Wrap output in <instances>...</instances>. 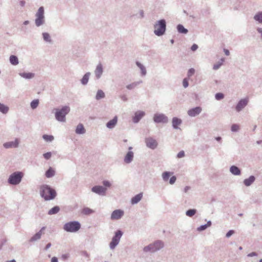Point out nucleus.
I'll use <instances>...</instances> for the list:
<instances>
[{
	"label": "nucleus",
	"mask_w": 262,
	"mask_h": 262,
	"mask_svg": "<svg viewBox=\"0 0 262 262\" xmlns=\"http://www.w3.org/2000/svg\"><path fill=\"white\" fill-rule=\"evenodd\" d=\"M40 195L44 198L45 200H50L55 198L56 193L55 190L52 189L47 185H43L40 187Z\"/></svg>",
	"instance_id": "f257e3e1"
},
{
	"label": "nucleus",
	"mask_w": 262,
	"mask_h": 262,
	"mask_svg": "<svg viewBox=\"0 0 262 262\" xmlns=\"http://www.w3.org/2000/svg\"><path fill=\"white\" fill-rule=\"evenodd\" d=\"M81 227L80 224L77 221L70 222L64 224L63 229L67 232H75Z\"/></svg>",
	"instance_id": "f03ea898"
},
{
	"label": "nucleus",
	"mask_w": 262,
	"mask_h": 262,
	"mask_svg": "<svg viewBox=\"0 0 262 262\" xmlns=\"http://www.w3.org/2000/svg\"><path fill=\"white\" fill-rule=\"evenodd\" d=\"M70 107L68 106H64L61 110H57L55 113L56 119L61 122L66 121V115L70 112Z\"/></svg>",
	"instance_id": "7ed1b4c3"
},
{
	"label": "nucleus",
	"mask_w": 262,
	"mask_h": 262,
	"mask_svg": "<svg viewBox=\"0 0 262 262\" xmlns=\"http://www.w3.org/2000/svg\"><path fill=\"white\" fill-rule=\"evenodd\" d=\"M163 244L161 242L157 241L144 248L143 251L145 252H154L162 247Z\"/></svg>",
	"instance_id": "20e7f679"
},
{
	"label": "nucleus",
	"mask_w": 262,
	"mask_h": 262,
	"mask_svg": "<svg viewBox=\"0 0 262 262\" xmlns=\"http://www.w3.org/2000/svg\"><path fill=\"white\" fill-rule=\"evenodd\" d=\"M23 177V173L21 172H15L10 176L8 181L11 184L16 185L20 183Z\"/></svg>",
	"instance_id": "39448f33"
},
{
	"label": "nucleus",
	"mask_w": 262,
	"mask_h": 262,
	"mask_svg": "<svg viewBox=\"0 0 262 262\" xmlns=\"http://www.w3.org/2000/svg\"><path fill=\"white\" fill-rule=\"evenodd\" d=\"M122 235V232L120 230H118L116 232L115 235L113 237L112 242L110 244V246L111 249H114L118 244Z\"/></svg>",
	"instance_id": "423d86ee"
},
{
	"label": "nucleus",
	"mask_w": 262,
	"mask_h": 262,
	"mask_svg": "<svg viewBox=\"0 0 262 262\" xmlns=\"http://www.w3.org/2000/svg\"><path fill=\"white\" fill-rule=\"evenodd\" d=\"M43 13V8L42 7H40L36 14L37 18L35 19V24L37 26H39L43 24L44 18Z\"/></svg>",
	"instance_id": "0eeeda50"
},
{
	"label": "nucleus",
	"mask_w": 262,
	"mask_h": 262,
	"mask_svg": "<svg viewBox=\"0 0 262 262\" xmlns=\"http://www.w3.org/2000/svg\"><path fill=\"white\" fill-rule=\"evenodd\" d=\"M155 33L158 36L164 33V20H161L155 26Z\"/></svg>",
	"instance_id": "6e6552de"
},
{
	"label": "nucleus",
	"mask_w": 262,
	"mask_h": 262,
	"mask_svg": "<svg viewBox=\"0 0 262 262\" xmlns=\"http://www.w3.org/2000/svg\"><path fill=\"white\" fill-rule=\"evenodd\" d=\"M124 214V211L120 209L114 210L111 214V219L116 220L120 219Z\"/></svg>",
	"instance_id": "1a4fd4ad"
},
{
	"label": "nucleus",
	"mask_w": 262,
	"mask_h": 262,
	"mask_svg": "<svg viewBox=\"0 0 262 262\" xmlns=\"http://www.w3.org/2000/svg\"><path fill=\"white\" fill-rule=\"evenodd\" d=\"M146 145L150 148H152V149H154L157 146V141L151 138H148L146 139Z\"/></svg>",
	"instance_id": "9d476101"
},
{
	"label": "nucleus",
	"mask_w": 262,
	"mask_h": 262,
	"mask_svg": "<svg viewBox=\"0 0 262 262\" xmlns=\"http://www.w3.org/2000/svg\"><path fill=\"white\" fill-rule=\"evenodd\" d=\"M202 111V108L200 107H196L192 109L189 110L188 111V114L191 117H194L197 115H199Z\"/></svg>",
	"instance_id": "9b49d317"
},
{
	"label": "nucleus",
	"mask_w": 262,
	"mask_h": 262,
	"mask_svg": "<svg viewBox=\"0 0 262 262\" xmlns=\"http://www.w3.org/2000/svg\"><path fill=\"white\" fill-rule=\"evenodd\" d=\"M92 191L99 194H104L106 191V188L100 186H96L92 188Z\"/></svg>",
	"instance_id": "f8f14e48"
},
{
	"label": "nucleus",
	"mask_w": 262,
	"mask_h": 262,
	"mask_svg": "<svg viewBox=\"0 0 262 262\" xmlns=\"http://www.w3.org/2000/svg\"><path fill=\"white\" fill-rule=\"evenodd\" d=\"M145 115V113L142 111L137 112L135 116L133 118V121L135 123H137Z\"/></svg>",
	"instance_id": "ddd939ff"
},
{
	"label": "nucleus",
	"mask_w": 262,
	"mask_h": 262,
	"mask_svg": "<svg viewBox=\"0 0 262 262\" xmlns=\"http://www.w3.org/2000/svg\"><path fill=\"white\" fill-rule=\"evenodd\" d=\"M248 101V100L246 99L240 100L236 107V111L239 112L242 110L247 104Z\"/></svg>",
	"instance_id": "4468645a"
},
{
	"label": "nucleus",
	"mask_w": 262,
	"mask_h": 262,
	"mask_svg": "<svg viewBox=\"0 0 262 262\" xmlns=\"http://www.w3.org/2000/svg\"><path fill=\"white\" fill-rule=\"evenodd\" d=\"M134 154L132 151H128L124 158V162L126 163H130L133 159Z\"/></svg>",
	"instance_id": "2eb2a0df"
},
{
	"label": "nucleus",
	"mask_w": 262,
	"mask_h": 262,
	"mask_svg": "<svg viewBox=\"0 0 262 262\" xmlns=\"http://www.w3.org/2000/svg\"><path fill=\"white\" fill-rule=\"evenodd\" d=\"M18 144V141L17 140H16L15 142H9L5 143L4 144V146L6 148L16 147L17 146Z\"/></svg>",
	"instance_id": "dca6fc26"
},
{
	"label": "nucleus",
	"mask_w": 262,
	"mask_h": 262,
	"mask_svg": "<svg viewBox=\"0 0 262 262\" xmlns=\"http://www.w3.org/2000/svg\"><path fill=\"white\" fill-rule=\"evenodd\" d=\"M117 122V117L116 116L112 120L109 121L107 122L106 126L109 128H112L115 126Z\"/></svg>",
	"instance_id": "f3484780"
},
{
	"label": "nucleus",
	"mask_w": 262,
	"mask_h": 262,
	"mask_svg": "<svg viewBox=\"0 0 262 262\" xmlns=\"http://www.w3.org/2000/svg\"><path fill=\"white\" fill-rule=\"evenodd\" d=\"M172 126L174 128H178V126L180 125L182 123V120L177 117H174L172 119Z\"/></svg>",
	"instance_id": "a211bd4d"
},
{
	"label": "nucleus",
	"mask_w": 262,
	"mask_h": 262,
	"mask_svg": "<svg viewBox=\"0 0 262 262\" xmlns=\"http://www.w3.org/2000/svg\"><path fill=\"white\" fill-rule=\"evenodd\" d=\"M55 174V170L53 168L50 167L49 169L46 172L45 175L47 178H49L53 177Z\"/></svg>",
	"instance_id": "6ab92c4d"
},
{
	"label": "nucleus",
	"mask_w": 262,
	"mask_h": 262,
	"mask_svg": "<svg viewBox=\"0 0 262 262\" xmlns=\"http://www.w3.org/2000/svg\"><path fill=\"white\" fill-rule=\"evenodd\" d=\"M103 72L102 67L101 64L97 66L95 70V74L98 78H100Z\"/></svg>",
	"instance_id": "aec40b11"
},
{
	"label": "nucleus",
	"mask_w": 262,
	"mask_h": 262,
	"mask_svg": "<svg viewBox=\"0 0 262 262\" xmlns=\"http://www.w3.org/2000/svg\"><path fill=\"white\" fill-rule=\"evenodd\" d=\"M44 229V228H42L39 232L36 233L33 237L30 239L31 242H33L39 239L41 237V235L42 234V231Z\"/></svg>",
	"instance_id": "412c9836"
},
{
	"label": "nucleus",
	"mask_w": 262,
	"mask_h": 262,
	"mask_svg": "<svg viewBox=\"0 0 262 262\" xmlns=\"http://www.w3.org/2000/svg\"><path fill=\"white\" fill-rule=\"evenodd\" d=\"M142 198V193H139L134 197H133L132 199V203L133 204H136L139 202L141 198Z\"/></svg>",
	"instance_id": "4be33fe9"
},
{
	"label": "nucleus",
	"mask_w": 262,
	"mask_h": 262,
	"mask_svg": "<svg viewBox=\"0 0 262 262\" xmlns=\"http://www.w3.org/2000/svg\"><path fill=\"white\" fill-rule=\"evenodd\" d=\"M255 180V178L254 176H250L248 179H245L244 180V184L247 186H250Z\"/></svg>",
	"instance_id": "5701e85b"
},
{
	"label": "nucleus",
	"mask_w": 262,
	"mask_h": 262,
	"mask_svg": "<svg viewBox=\"0 0 262 262\" xmlns=\"http://www.w3.org/2000/svg\"><path fill=\"white\" fill-rule=\"evenodd\" d=\"M230 171L232 173L235 175H238L240 174L241 171L238 167L235 166H232L230 167Z\"/></svg>",
	"instance_id": "b1692460"
},
{
	"label": "nucleus",
	"mask_w": 262,
	"mask_h": 262,
	"mask_svg": "<svg viewBox=\"0 0 262 262\" xmlns=\"http://www.w3.org/2000/svg\"><path fill=\"white\" fill-rule=\"evenodd\" d=\"M154 120L156 122H161L164 120V117L162 115L155 114Z\"/></svg>",
	"instance_id": "393cba45"
},
{
	"label": "nucleus",
	"mask_w": 262,
	"mask_h": 262,
	"mask_svg": "<svg viewBox=\"0 0 262 262\" xmlns=\"http://www.w3.org/2000/svg\"><path fill=\"white\" fill-rule=\"evenodd\" d=\"M84 132H85V129L83 127V126L81 124H78L77 125L76 129V133L77 134H83L84 133Z\"/></svg>",
	"instance_id": "a878e982"
},
{
	"label": "nucleus",
	"mask_w": 262,
	"mask_h": 262,
	"mask_svg": "<svg viewBox=\"0 0 262 262\" xmlns=\"http://www.w3.org/2000/svg\"><path fill=\"white\" fill-rule=\"evenodd\" d=\"M10 61L13 65H17L18 63V60L16 56L11 55L10 57Z\"/></svg>",
	"instance_id": "bb28decb"
},
{
	"label": "nucleus",
	"mask_w": 262,
	"mask_h": 262,
	"mask_svg": "<svg viewBox=\"0 0 262 262\" xmlns=\"http://www.w3.org/2000/svg\"><path fill=\"white\" fill-rule=\"evenodd\" d=\"M255 20L259 23H262V12H258L254 17Z\"/></svg>",
	"instance_id": "cd10ccee"
},
{
	"label": "nucleus",
	"mask_w": 262,
	"mask_h": 262,
	"mask_svg": "<svg viewBox=\"0 0 262 262\" xmlns=\"http://www.w3.org/2000/svg\"><path fill=\"white\" fill-rule=\"evenodd\" d=\"M59 211V208L58 206H55L52 208L51 209H50L49 212L48 214L50 215L54 214L55 213H57Z\"/></svg>",
	"instance_id": "c85d7f7f"
},
{
	"label": "nucleus",
	"mask_w": 262,
	"mask_h": 262,
	"mask_svg": "<svg viewBox=\"0 0 262 262\" xmlns=\"http://www.w3.org/2000/svg\"><path fill=\"white\" fill-rule=\"evenodd\" d=\"M93 212V210L89 208H84L81 211L82 213L85 215L90 214L92 213Z\"/></svg>",
	"instance_id": "c756f323"
},
{
	"label": "nucleus",
	"mask_w": 262,
	"mask_h": 262,
	"mask_svg": "<svg viewBox=\"0 0 262 262\" xmlns=\"http://www.w3.org/2000/svg\"><path fill=\"white\" fill-rule=\"evenodd\" d=\"M177 29L180 33L186 34L188 32L187 30L184 28L182 25H179L177 27Z\"/></svg>",
	"instance_id": "7c9ffc66"
},
{
	"label": "nucleus",
	"mask_w": 262,
	"mask_h": 262,
	"mask_svg": "<svg viewBox=\"0 0 262 262\" xmlns=\"http://www.w3.org/2000/svg\"><path fill=\"white\" fill-rule=\"evenodd\" d=\"M90 73H88L85 74L81 79V82L83 84H85L88 83Z\"/></svg>",
	"instance_id": "2f4dec72"
},
{
	"label": "nucleus",
	"mask_w": 262,
	"mask_h": 262,
	"mask_svg": "<svg viewBox=\"0 0 262 262\" xmlns=\"http://www.w3.org/2000/svg\"><path fill=\"white\" fill-rule=\"evenodd\" d=\"M105 96L104 93L102 90H99L97 92V95L96 96V98L97 100H99L101 98H104Z\"/></svg>",
	"instance_id": "473e14b6"
},
{
	"label": "nucleus",
	"mask_w": 262,
	"mask_h": 262,
	"mask_svg": "<svg viewBox=\"0 0 262 262\" xmlns=\"http://www.w3.org/2000/svg\"><path fill=\"white\" fill-rule=\"evenodd\" d=\"M20 75L25 78H31L34 76V74L31 73H24L21 74Z\"/></svg>",
	"instance_id": "72a5a7b5"
},
{
	"label": "nucleus",
	"mask_w": 262,
	"mask_h": 262,
	"mask_svg": "<svg viewBox=\"0 0 262 262\" xmlns=\"http://www.w3.org/2000/svg\"><path fill=\"white\" fill-rule=\"evenodd\" d=\"M9 108L5 105L0 103V111L3 113H6L8 112Z\"/></svg>",
	"instance_id": "f704fd0d"
},
{
	"label": "nucleus",
	"mask_w": 262,
	"mask_h": 262,
	"mask_svg": "<svg viewBox=\"0 0 262 262\" xmlns=\"http://www.w3.org/2000/svg\"><path fill=\"white\" fill-rule=\"evenodd\" d=\"M136 64L137 66L141 69L142 74L145 75L146 74V69L140 62H137Z\"/></svg>",
	"instance_id": "c9c22d12"
},
{
	"label": "nucleus",
	"mask_w": 262,
	"mask_h": 262,
	"mask_svg": "<svg viewBox=\"0 0 262 262\" xmlns=\"http://www.w3.org/2000/svg\"><path fill=\"white\" fill-rule=\"evenodd\" d=\"M42 137L46 141H52L54 139V137L51 135H44Z\"/></svg>",
	"instance_id": "e433bc0d"
},
{
	"label": "nucleus",
	"mask_w": 262,
	"mask_h": 262,
	"mask_svg": "<svg viewBox=\"0 0 262 262\" xmlns=\"http://www.w3.org/2000/svg\"><path fill=\"white\" fill-rule=\"evenodd\" d=\"M196 213V210L195 209H189L187 211L186 214L187 216L191 217L194 215Z\"/></svg>",
	"instance_id": "4c0bfd02"
},
{
	"label": "nucleus",
	"mask_w": 262,
	"mask_h": 262,
	"mask_svg": "<svg viewBox=\"0 0 262 262\" xmlns=\"http://www.w3.org/2000/svg\"><path fill=\"white\" fill-rule=\"evenodd\" d=\"M39 103L38 100H34L31 103V106L33 109L37 107Z\"/></svg>",
	"instance_id": "58836bf2"
},
{
	"label": "nucleus",
	"mask_w": 262,
	"mask_h": 262,
	"mask_svg": "<svg viewBox=\"0 0 262 262\" xmlns=\"http://www.w3.org/2000/svg\"><path fill=\"white\" fill-rule=\"evenodd\" d=\"M42 35H43V39L45 40H46V41H49V42L51 41L50 36L48 33H43Z\"/></svg>",
	"instance_id": "ea45409f"
},
{
	"label": "nucleus",
	"mask_w": 262,
	"mask_h": 262,
	"mask_svg": "<svg viewBox=\"0 0 262 262\" xmlns=\"http://www.w3.org/2000/svg\"><path fill=\"white\" fill-rule=\"evenodd\" d=\"M224 61V59H221V62H219L218 63H216V64L214 65L213 69L215 70L218 69L221 66V65L223 64Z\"/></svg>",
	"instance_id": "a19ab883"
},
{
	"label": "nucleus",
	"mask_w": 262,
	"mask_h": 262,
	"mask_svg": "<svg viewBox=\"0 0 262 262\" xmlns=\"http://www.w3.org/2000/svg\"><path fill=\"white\" fill-rule=\"evenodd\" d=\"M52 156V154L51 152H48L43 155V157L46 159L48 160Z\"/></svg>",
	"instance_id": "79ce46f5"
},
{
	"label": "nucleus",
	"mask_w": 262,
	"mask_h": 262,
	"mask_svg": "<svg viewBox=\"0 0 262 262\" xmlns=\"http://www.w3.org/2000/svg\"><path fill=\"white\" fill-rule=\"evenodd\" d=\"M239 128V125L237 124H233L231 126V130L233 132H236Z\"/></svg>",
	"instance_id": "37998d69"
},
{
	"label": "nucleus",
	"mask_w": 262,
	"mask_h": 262,
	"mask_svg": "<svg viewBox=\"0 0 262 262\" xmlns=\"http://www.w3.org/2000/svg\"><path fill=\"white\" fill-rule=\"evenodd\" d=\"M223 98H224V95L222 93H219L215 95V98L217 100H221V99H223Z\"/></svg>",
	"instance_id": "c03bdc74"
},
{
	"label": "nucleus",
	"mask_w": 262,
	"mask_h": 262,
	"mask_svg": "<svg viewBox=\"0 0 262 262\" xmlns=\"http://www.w3.org/2000/svg\"><path fill=\"white\" fill-rule=\"evenodd\" d=\"M194 72H195V70L194 69L191 68V69H189V70L188 72V74H187L188 76V77L191 76L193 74H194Z\"/></svg>",
	"instance_id": "a18cd8bd"
},
{
	"label": "nucleus",
	"mask_w": 262,
	"mask_h": 262,
	"mask_svg": "<svg viewBox=\"0 0 262 262\" xmlns=\"http://www.w3.org/2000/svg\"><path fill=\"white\" fill-rule=\"evenodd\" d=\"M185 156V152L183 150L180 151L177 155V157L178 158H181L184 157Z\"/></svg>",
	"instance_id": "49530a36"
},
{
	"label": "nucleus",
	"mask_w": 262,
	"mask_h": 262,
	"mask_svg": "<svg viewBox=\"0 0 262 262\" xmlns=\"http://www.w3.org/2000/svg\"><path fill=\"white\" fill-rule=\"evenodd\" d=\"M183 85L184 88H187L188 86V80L187 78L184 79L183 81Z\"/></svg>",
	"instance_id": "de8ad7c7"
},
{
	"label": "nucleus",
	"mask_w": 262,
	"mask_h": 262,
	"mask_svg": "<svg viewBox=\"0 0 262 262\" xmlns=\"http://www.w3.org/2000/svg\"><path fill=\"white\" fill-rule=\"evenodd\" d=\"M176 181V177L175 176H172L169 180V184H173Z\"/></svg>",
	"instance_id": "09e8293b"
},
{
	"label": "nucleus",
	"mask_w": 262,
	"mask_h": 262,
	"mask_svg": "<svg viewBox=\"0 0 262 262\" xmlns=\"http://www.w3.org/2000/svg\"><path fill=\"white\" fill-rule=\"evenodd\" d=\"M234 233V231L233 230H230L229 231L227 234H226V237H229L231 235H232Z\"/></svg>",
	"instance_id": "8fccbe9b"
},
{
	"label": "nucleus",
	"mask_w": 262,
	"mask_h": 262,
	"mask_svg": "<svg viewBox=\"0 0 262 262\" xmlns=\"http://www.w3.org/2000/svg\"><path fill=\"white\" fill-rule=\"evenodd\" d=\"M136 83H132V84H129L127 86V88L128 89H133L136 86Z\"/></svg>",
	"instance_id": "3c124183"
},
{
	"label": "nucleus",
	"mask_w": 262,
	"mask_h": 262,
	"mask_svg": "<svg viewBox=\"0 0 262 262\" xmlns=\"http://www.w3.org/2000/svg\"><path fill=\"white\" fill-rule=\"evenodd\" d=\"M198 45H196V44H193L192 46L191 49L192 51H194L198 49Z\"/></svg>",
	"instance_id": "603ef678"
},
{
	"label": "nucleus",
	"mask_w": 262,
	"mask_h": 262,
	"mask_svg": "<svg viewBox=\"0 0 262 262\" xmlns=\"http://www.w3.org/2000/svg\"><path fill=\"white\" fill-rule=\"evenodd\" d=\"M103 184L106 187H110L111 186L110 183L107 181H103Z\"/></svg>",
	"instance_id": "864d4df0"
},
{
	"label": "nucleus",
	"mask_w": 262,
	"mask_h": 262,
	"mask_svg": "<svg viewBox=\"0 0 262 262\" xmlns=\"http://www.w3.org/2000/svg\"><path fill=\"white\" fill-rule=\"evenodd\" d=\"M164 176H165V181H166V180H168V179L170 177V174L169 172H165Z\"/></svg>",
	"instance_id": "5fc2aeb1"
},
{
	"label": "nucleus",
	"mask_w": 262,
	"mask_h": 262,
	"mask_svg": "<svg viewBox=\"0 0 262 262\" xmlns=\"http://www.w3.org/2000/svg\"><path fill=\"white\" fill-rule=\"evenodd\" d=\"M207 227V225H203V226H200L198 229L199 230H205Z\"/></svg>",
	"instance_id": "6e6d98bb"
},
{
	"label": "nucleus",
	"mask_w": 262,
	"mask_h": 262,
	"mask_svg": "<svg viewBox=\"0 0 262 262\" xmlns=\"http://www.w3.org/2000/svg\"><path fill=\"white\" fill-rule=\"evenodd\" d=\"M257 255V254L255 252H251L250 253H249L248 256H249V257H252V256H256Z\"/></svg>",
	"instance_id": "4d7b16f0"
},
{
	"label": "nucleus",
	"mask_w": 262,
	"mask_h": 262,
	"mask_svg": "<svg viewBox=\"0 0 262 262\" xmlns=\"http://www.w3.org/2000/svg\"><path fill=\"white\" fill-rule=\"evenodd\" d=\"M224 53H225L226 55H227V56L229 55L230 52H229V51L228 50L224 49Z\"/></svg>",
	"instance_id": "13d9d810"
},
{
	"label": "nucleus",
	"mask_w": 262,
	"mask_h": 262,
	"mask_svg": "<svg viewBox=\"0 0 262 262\" xmlns=\"http://www.w3.org/2000/svg\"><path fill=\"white\" fill-rule=\"evenodd\" d=\"M51 262H58V259H57V257H52V259H51Z\"/></svg>",
	"instance_id": "bf43d9fd"
},
{
	"label": "nucleus",
	"mask_w": 262,
	"mask_h": 262,
	"mask_svg": "<svg viewBox=\"0 0 262 262\" xmlns=\"http://www.w3.org/2000/svg\"><path fill=\"white\" fill-rule=\"evenodd\" d=\"M51 246V244L50 243H49L46 246V249H47L48 248H49Z\"/></svg>",
	"instance_id": "052dcab7"
},
{
	"label": "nucleus",
	"mask_w": 262,
	"mask_h": 262,
	"mask_svg": "<svg viewBox=\"0 0 262 262\" xmlns=\"http://www.w3.org/2000/svg\"><path fill=\"white\" fill-rule=\"evenodd\" d=\"M20 5H21V6H24V5H25V2L24 1H21V2H20Z\"/></svg>",
	"instance_id": "680f3d73"
},
{
	"label": "nucleus",
	"mask_w": 262,
	"mask_h": 262,
	"mask_svg": "<svg viewBox=\"0 0 262 262\" xmlns=\"http://www.w3.org/2000/svg\"><path fill=\"white\" fill-rule=\"evenodd\" d=\"M7 262H16L15 260H12L10 261H7Z\"/></svg>",
	"instance_id": "e2e57ef3"
},
{
	"label": "nucleus",
	"mask_w": 262,
	"mask_h": 262,
	"mask_svg": "<svg viewBox=\"0 0 262 262\" xmlns=\"http://www.w3.org/2000/svg\"><path fill=\"white\" fill-rule=\"evenodd\" d=\"M28 23H29V21H25L24 22V24H25V25H27V24H28Z\"/></svg>",
	"instance_id": "0e129e2a"
},
{
	"label": "nucleus",
	"mask_w": 262,
	"mask_h": 262,
	"mask_svg": "<svg viewBox=\"0 0 262 262\" xmlns=\"http://www.w3.org/2000/svg\"><path fill=\"white\" fill-rule=\"evenodd\" d=\"M189 189V187H186L185 189V191L186 192V191Z\"/></svg>",
	"instance_id": "69168bd1"
},
{
	"label": "nucleus",
	"mask_w": 262,
	"mask_h": 262,
	"mask_svg": "<svg viewBox=\"0 0 262 262\" xmlns=\"http://www.w3.org/2000/svg\"><path fill=\"white\" fill-rule=\"evenodd\" d=\"M62 257L64 258H66L67 257V256L66 255H62Z\"/></svg>",
	"instance_id": "338daca9"
},
{
	"label": "nucleus",
	"mask_w": 262,
	"mask_h": 262,
	"mask_svg": "<svg viewBox=\"0 0 262 262\" xmlns=\"http://www.w3.org/2000/svg\"><path fill=\"white\" fill-rule=\"evenodd\" d=\"M259 262H262V259H260Z\"/></svg>",
	"instance_id": "774afa93"
}]
</instances>
